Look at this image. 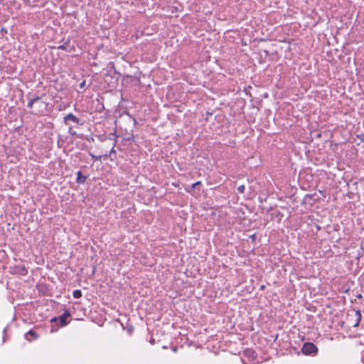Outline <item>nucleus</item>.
<instances>
[{
	"mask_svg": "<svg viewBox=\"0 0 364 364\" xmlns=\"http://www.w3.org/2000/svg\"><path fill=\"white\" fill-rule=\"evenodd\" d=\"M301 352L304 355H314L318 353V348L311 342H306L303 345Z\"/></svg>",
	"mask_w": 364,
	"mask_h": 364,
	"instance_id": "nucleus-1",
	"label": "nucleus"
},
{
	"mask_svg": "<svg viewBox=\"0 0 364 364\" xmlns=\"http://www.w3.org/2000/svg\"><path fill=\"white\" fill-rule=\"evenodd\" d=\"M69 121H71L80 125L82 124V122H80V119L72 113L68 114L63 118V122L65 123V124L69 125Z\"/></svg>",
	"mask_w": 364,
	"mask_h": 364,
	"instance_id": "nucleus-2",
	"label": "nucleus"
},
{
	"mask_svg": "<svg viewBox=\"0 0 364 364\" xmlns=\"http://www.w3.org/2000/svg\"><path fill=\"white\" fill-rule=\"evenodd\" d=\"M71 315H70V313L68 310H65L64 313L60 315L59 317H58V319H59V322H60V326H65L68 324V321H66V319L70 317Z\"/></svg>",
	"mask_w": 364,
	"mask_h": 364,
	"instance_id": "nucleus-3",
	"label": "nucleus"
},
{
	"mask_svg": "<svg viewBox=\"0 0 364 364\" xmlns=\"http://www.w3.org/2000/svg\"><path fill=\"white\" fill-rule=\"evenodd\" d=\"M30 96H31V94H29V95L28 96V97L29 99V102L27 105V107L28 108H31L35 102H38V100H40L42 98V97H40L38 95H35L32 97H31Z\"/></svg>",
	"mask_w": 364,
	"mask_h": 364,
	"instance_id": "nucleus-4",
	"label": "nucleus"
},
{
	"mask_svg": "<svg viewBox=\"0 0 364 364\" xmlns=\"http://www.w3.org/2000/svg\"><path fill=\"white\" fill-rule=\"evenodd\" d=\"M87 176H83L81 171H77L76 182L79 184L84 183L87 179Z\"/></svg>",
	"mask_w": 364,
	"mask_h": 364,
	"instance_id": "nucleus-5",
	"label": "nucleus"
},
{
	"mask_svg": "<svg viewBox=\"0 0 364 364\" xmlns=\"http://www.w3.org/2000/svg\"><path fill=\"white\" fill-rule=\"evenodd\" d=\"M356 322L353 324V327H358L362 318L361 311L360 310L355 311Z\"/></svg>",
	"mask_w": 364,
	"mask_h": 364,
	"instance_id": "nucleus-6",
	"label": "nucleus"
},
{
	"mask_svg": "<svg viewBox=\"0 0 364 364\" xmlns=\"http://www.w3.org/2000/svg\"><path fill=\"white\" fill-rule=\"evenodd\" d=\"M17 273L21 275H26L28 274V270L24 266H21L20 267H16Z\"/></svg>",
	"mask_w": 364,
	"mask_h": 364,
	"instance_id": "nucleus-7",
	"label": "nucleus"
},
{
	"mask_svg": "<svg viewBox=\"0 0 364 364\" xmlns=\"http://www.w3.org/2000/svg\"><path fill=\"white\" fill-rule=\"evenodd\" d=\"M245 354L248 356V357H251L252 358H255V351L252 350H250V349H247L245 351Z\"/></svg>",
	"mask_w": 364,
	"mask_h": 364,
	"instance_id": "nucleus-8",
	"label": "nucleus"
},
{
	"mask_svg": "<svg viewBox=\"0 0 364 364\" xmlns=\"http://www.w3.org/2000/svg\"><path fill=\"white\" fill-rule=\"evenodd\" d=\"M73 297L75 299H79L82 296V291L80 289H76L73 293Z\"/></svg>",
	"mask_w": 364,
	"mask_h": 364,
	"instance_id": "nucleus-9",
	"label": "nucleus"
},
{
	"mask_svg": "<svg viewBox=\"0 0 364 364\" xmlns=\"http://www.w3.org/2000/svg\"><path fill=\"white\" fill-rule=\"evenodd\" d=\"M28 335L31 336L34 339L37 338V337H38V336H37L36 333L34 331H32V330L29 331L26 333V338H27L28 341H30V339L27 338V336H28Z\"/></svg>",
	"mask_w": 364,
	"mask_h": 364,
	"instance_id": "nucleus-10",
	"label": "nucleus"
},
{
	"mask_svg": "<svg viewBox=\"0 0 364 364\" xmlns=\"http://www.w3.org/2000/svg\"><path fill=\"white\" fill-rule=\"evenodd\" d=\"M245 187L244 185H240L237 187V190L238 193H243L245 192Z\"/></svg>",
	"mask_w": 364,
	"mask_h": 364,
	"instance_id": "nucleus-11",
	"label": "nucleus"
},
{
	"mask_svg": "<svg viewBox=\"0 0 364 364\" xmlns=\"http://www.w3.org/2000/svg\"><path fill=\"white\" fill-rule=\"evenodd\" d=\"M89 154L95 161H99L101 159V156H96L92 153H90Z\"/></svg>",
	"mask_w": 364,
	"mask_h": 364,
	"instance_id": "nucleus-12",
	"label": "nucleus"
},
{
	"mask_svg": "<svg viewBox=\"0 0 364 364\" xmlns=\"http://www.w3.org/2000/svg\"><path fill=\"white\" fill-rule=\"evenodd\" d=\"M68 43V41H67L64 44L58 46V49L63 50H67Z\"/></svg>",
	"mask_w": 364,
	"mask_h": 364,
	"instance_id": "nucleus-13",
	"label": "nucleus"
},
{
	"mask_svg": "<svg viewBox=\"0 0 364 364\" xmlns=\"http://www.w3.org/2000/svg\"><path fill=\"white\" fill-rule=\"evenodd\" d=\"M200 185H201V182L200 181H197V182H196V183L192 184L191 188H193V189L197 188Z\"/></svg>",
	"mask_w": 364,
	"mask_h": 364,
	"instance_id": "nucleus-14",
	"label": "nucleus"
},
{
	"mask_svg": "<svg viewBox=\"0 0 364 364\" xmlns=\"http://www.w3.org/2000/svg\"><path fill=\"white\" fill-rule=\"evenodd\" d=\"M68 132H69L70 134H71L73 136H75V135L77 134L76 132L73 131V128L71 127H69Z\"/></svg>",
	"mask_w": 364,
	"mask_h": 364,
	"instance_id": "nucleus-15",
	"label": "nucleus"
},
{
	"mask_svg": "<svg viewBox=\"0 0 364 364\" xmlns=\"http://www.w3.org/2000/svg\"><path fill=\"white\" fill-rule=\"evenodd\" d=\"M85 84H86V81L85 80H83L82 82H81L79 85V87L80 89H84L85 86Z\"/></svg>",
	"mask_w": 364,
	"mask_h": 364,
	"instance_id": "nucleus-16",
	"label": "nucleus"
},
{
	"mask_svg": "<svg viewBox=\"0 0 364 364\" xmlns=\"http://www.w3.org/2000/svg\"><path fill=\"white\" fill-rule=\"evenodd\" d=\"M358 138L359 139H360L362 141H364V135L363 134L358 135Z\"/></svg>",
	"mask_w": 364,
	"mask_h": 364,
	"instance_id": "nucleus-17",
	"label": "nucleus"
},
{
	"mask_svg": "<svg viewBox=\"0 0 364 364\" xmlns=\"http://www.w3.org/2000/svg\"><path fill=\"white\" fill-rule=\"evenodd\" d=\"M59 321V319H58V318H57V317H54V318H53L50 320V321H51V322H55V321Z\"/></svg>",
	"mask_w": 364,
	"mask_h": 364,
	"instance_id": "nucleus-18",
	"label": "nucleus"
},
{
	"mask_svg": "<svg viewBox=\"0 0 364 364\" xmlns=\"http://www.w3.org/2000/svg\"><path fill=\"white\" fill-rule=\"evenodd\" d=\"M312 196H313L312 195L306 194V195L305 196V199H306V198L311 199V198H312Z\"/></svg>",
	"mask_w": 364,
	"mask_h": 364,
	"instance_id": "nucleus-19",
	"label": "nucleus"
},
{
	"mask_svg": "<svg viewBox=\"0 0 364 364\" xmlns=\"http://www.w3.org/2000/svg\"><path fill=\"white\" fill-rule=\"evenodd\" d=\"M112 153H115V150L114 149V147H112V149L110 151V154Z\"/></svg>",
	"mask_w": 364,
	"mask_h": 364,
	"instance_id": "nucleus-20",
	"label": "nucleus"
},
{
	"mask_svg": "<svg viewBox=\"0 0 364 364\" xmlns=\"http://www.w3.org/2000/svg\"><path fill=\"white\" fill-rule=\"evenodd\" d=\"M357 297H358V298H362V295H361V294H358V295L357 296Z\"/></svg>",
	"mask_w": 364,
	"mask_h": 364,
	"instance_id": "nucleus-21",
	"label": "nucleus"
}]
</instances>
